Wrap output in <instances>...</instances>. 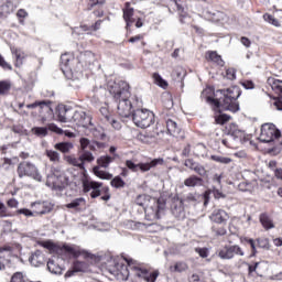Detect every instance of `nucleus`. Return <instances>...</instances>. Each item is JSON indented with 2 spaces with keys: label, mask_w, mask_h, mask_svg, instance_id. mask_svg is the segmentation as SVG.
<instances>
[{
  "label": "nucleus",
  "mask_w": 282,
  "mask_h": 282,
  "mask_svg": "<svg viewBox=\"0 0 282 282\" xmlns=\"http://www.w3.org/2000/svg\"><path fill=\"white\" fill-rule=\"evenodd\" d=\"M11 282H25V275L22 272H15L11 276Z\"/></svg>",
  "instance_id": "obj_50"
},
{
  "label": "nucleus",
  "mask_w": 282,
  "mask_h": 282,
  "mask_svg": "<svg viewBox=\"0 0 282 282\" xmlns=\"http://www.w3.org/2000/svg\"><path fill=\"white\" fill-rule=\"evenodd\" d=\"M210 160H213V162H218V164H230V162H232V159L221 155H212Z\"/></svg>",
  "instance_id": "obj_43"
},
{
  "label": "nucleus",
  "mask_w": 282,
  "mask_h": 282,
  "mask_svg": "<svg viewBox=\"0 0 282 282\" xmlns=\"http://www.w3.org/2000/svg\"><path fill=\"white\" fill-rule=\"evenodd\" d=\"M185 202H188L189 204H195V202H197V196H195V194H187L185 197Z\"/></svg>",
  "instance_id": "obj_60"
},
{
  "label": "nucleus",
  "mask_w": 282,
  "mask_h": 282,
  "mask_svg": "<svg viewBox=\"0 0 282 282\" xmlns=\"http://www.w3.org/2000/svg\"><path fill=\"white\" fill-rule=\"evenodd\" d=\"M12 89V83L10 80L1 82V94H8Z\"/></svg>",
  "instance_id": "obj_48"
},
{
  "label": "nucleus",
  "mask_w": 282,
  "mask_h": 282,
  "mask_svg": "<svg viewBox=\"0 0 282 282\" xmlns=\"http://www.w3.org/2000/svg\"><path fill=\"white\" fill-rule=\"evenodd\" d=\"M274 175L276 177V180H282V169H275L274 170Z\"/></svg>",
  "instance_id": "obj_64"
},
{
  "label": "nucleus",
  "mask_w": 282,
  "mask_h": 282,
  "mask_svg": "<svg viewBox=\"0 0 282 282\" xmlns=\"http://www.w3.org/2000/svg\"><path fill=\"white\" fill-rule=\"evenodd\" d=\"M36 107H41V109L45 108L46 111H50V101H35L33 104L26 105V109H36Z\"/></svg>",
  "instance_id": "obj_37"
},
{
  "label": "nucleus",
  "mask_w": 282,
  "mask_h": 282,
  "mask_svg": "<svg viewBox=\"0 0 282 282\" xmlns=\"http://www.w3.org/2000/svg\"><path fill=\"white\" fill-rule=\"evenodd\" d=\"M2 227L4 232L12 231V223H10L9 220H2Z\"/></svg>",
  "instance_id": "obj_58"
},
{
  "label": "nucleus",
  "mask_w": 282,
  "mask_h": 282,
  "mask_svg": "<svg viewBox=\"0 0 282 282\" xmlns=\"http://www.w3.org/2000/svg\"><path fill=\"white\" fill-rule=\"evenodd\" d=\"M260 223L262 224L265 230H272V228H274V223L272 221V218L268 214L260 215Z\"/></svg>",
  "instance_id": "obj_28"
},
{
  "label": "nucleus",
  "mask_w": 282,
  "mask_h": 282,
  "mask_svg": "<svg viewBox=\"0 0 282 282\" xmlns=\"http://www.w3.org/2000/svg\"><path fill=\"white\" fill-rule=\"evenodd\" d=\"M281 138V130L274 123H263L260 130V142L270 143Z\"/></svg>",
  "instance_id": "obj_7"
},
{
  "label": "nucleus",
  "mask_w": 282,
  "mask_h": 282,
  "mask_svg": "<svg viewBox=\"0 0 282 282\" xmlns=\"http://www.w3.org/2000/svg\"><path fill=\"white\" fill-rule=\"evenodd\" d=\"M216 254L219 259H223V261H230L231 259H235V257H245L246 252H243V249H241L239 245H227L218 249Z\"/></svg>",
  "instance_id": "obj_8"
},
{
  "label": "nucleus",
  "mask_w": 282,
  "mask_h": 282,
  "mask_svg": "<svg viewBox=\"0 0 282 282\" xmlns=\"http://www.w3.org/2000/svg\"><path fill=\"white\" fill-rule=\"evenodd\" d=\"M93 173H95L96 177H99V180H113V174L101 171L100 166H95Z\"/></svg>",
  "instance_id": "obj_31"
},
{
  "label": "nucleus",
  "mask_w": 282,
  "mask_h": 282,
  "mask_svg": "<svg viewBox=\"0 0 282 282\" xmlns=\"http://www.w3.org/2000/svg\"><path fill=\"white\" fill-rule=\"evenodd\" d=\"M166 129L170 135H173L174 138L180 135V127H177V122H175L174 120L169 119L166 121Z\"/></svg>",
  "instance_id": "obj_25"
},
{
  "label": "nucleus",
  "mask_w": 282,
  "mask_h": 282,
  "mask_svg": "<svg viewBox=\"0 0 282 282\" xmlns=\"http://www.w3.org/2000/svg\"><path fill=\"white\" fill-rule=\"evenodd\" d=\"M87 206V200L83 197L73 199L70 203L66 204V208L72 210H83Z\"/></svg>",
  "instance_id": "obj_17"
},
{
  "label": "nucleus",
  "mask_w": 282,
  "mask_h": 282,
  "mask_svg": "<svg viewBox=\"0 0 282 282\" xmlns=\"http://www.w3.org/2000/svg\"><path fill=\"white\" fill-rule=\"evenodd\" d=\"M240 43L245 46V47H250V45H252V42L250 41V39L242 36L240 39Z\"/></svg>",
  "instance_id": "obj_62"
},
{
  "label": "nucleus",
  "mask_w": 282,
  "mask_h": 282,
  "mask_svg": "<svg viewBox=\"0 0 282 282\" xmlns=\"http://www.w3.org/2000/svg\"><path fill=\"white\" fill-rule=\"evenodd\" d=\"M102 187V183H98L96 181H84L83 188L84 193H90V197L96 199V197H100V188Z\"/></svg>",
  "instance_id": "obj_11"
},
{
  "label": "nucleus",
  "mask_w": 282,
  "mask_h": 282,
  "mask_svg": "<svg viewBox=\"0 0 282 282\" xmlns=\"http://www.w3.org/2000/svg\"><path fill=\"white\" fill-rule=\"evenodd\" d=\"M12 54L15 56V67H21L23 65V58H25V52H23L21 48H11Z\"/></svg>",
  "instance_id": "obj_30"
},
{
  "label": "nucleus",
  "mask_w": 282,
  "mask_h": 282,
  "mask_svg": "<svg viewBox=\"0 0 282 282\" xmlns=\"http://www.w3.org/2000/svg\"><path fill=\"white\" fill-rule=\"evenodd\" d=\"M64 160L68 163L72 164V166H77V169H80L82 171L85 170V164H83L80 156L75 158L72 155H66L64 156Z\"/></svg>",
  "instance_id": "obj_29"
},
{
  "label": "nucleus",
  "mask_w": 282,
  "mask_h": 282,
  "mask_svg": "<svg viewBox=\"0 0 282 282\" xmlns=\"http://www.w3.org/2000/svg\"><path fill=\"white\" fill-rule=\"evenodd\" d=\"M210 219L216 224H225V221H228V213L223 209H216L213 212Z\"/></svg>",
  "instance_id": "obj_16"
},
{
  "label": "nucleus",
  "mask_w": 282,
  "mask_h": 282,
  "mask_svg": "<svg viewBox=\"0 0 282 282\" xmlns=\"http://www.w3.org/2000/svg\"><path fill=\"white\" fill-rule=\"evenodd\" d=\"M185 166L187 169H191V171H194V173H197V175H199L200 177L208 176V171L206 170V167L204 165L193 161L192 159H187L185 161Z\"/></svg>",
  "instance_id": "obj_14"
},
{
  "label": "nucleus",
  "mask_w": 282,
  "mask_h": 282,
  "mask_svg": "<svg viewBox=\"0 0 282 282\" xmlns=\"http://www.w3.org/2000/svg\"><path fill=\"white\" fill-rule=\"evenodd\" d=\"M100 25H102V20H98L97 22H95V24H93L91 26H87V25H80L77 26L73 30V35L74 36H80V34H83V32H91V30L94 32H98V30L100 29Z\"/></svg>",
  "instance_id": "obj_15"
},
{
  "label": "nucleus",
  "mask_w": 282,
  "mask_h": 282,
  "mask_svg": "<svg viewBox=\"0 0 282 282\" xmlns=\"http://www.w3.org/2000/svg\"><path fill=\"white\" fill-rule=\"evenodd\" d=\"M173 75H174V76H177L178 78H182V77L185 75L184 68H182V67H176V68L174 69V72H173Z\"/></svg>",
  "instance_id": "obj_61"
},
{
  "label": "nucleus",
  "mask_w": 282,
  "mask_h": 282,
  "mask_svg": "<svg viewBox=\"0 0 282 282\" xmlns=\"http://www.w3.org/2000/svg\"><path fill=\"white\" fill-rule=\"evenodd\" d=\"M202 184H204V178L197 175H191L184 181V186H187V188H195V186H202Z\"/></svg>",
  "instance_id": "obj_19"
},
{
  "label": "nucleus",
  "mask_w": 282,
  "mask_h": 282,
  "mask_svg": "<svg viewBox=\"0 0 282 282\" xmlns=\"http://www.w3.org/2000/svg\"><path fill=\"white\" fill-rule=\"evenodd\" d=\"M72 63H74V55L65 53L61 56V64L64 65V67H70Z\"/></svg>",
  "instance_id": "obj_38"
},
{
  "label": "nucleus",
  "mask_w": 282,
  "mask_h": 282,
  "mask_svg": "<svg viewBox=\"0 0 282 282\" xmlns=\"http://www.w3.org/2000/svg\"><path fill=\"white\" fill-rule=\"evenodd\" d=\"M105 124H111V127L113 129H117V131H119V129H122V123H120V121L116 120L113 117H110L109 120H106Z\"/></svg>",
  "instance_id": "obj_46"
},
{
  "label": "nucleus",
  "mask_w": 282,
  "mask_h": 282,
  "mask_svg": "<svg viewBox=\"0 0 282 282\" xmlns=\"http://www.w3.org/2000/svg\"><path fill=\"white\" fill-rule=\"evenodd\" d=\"M79 144H80L82 151H87V148H89V145L91 144V141H89V139L87 138H82L79 140Z\"/></svg>",
  "instance_id": "obj_52"
},
{
  "label": "nucleus",
  "mask_w": 282,
  "mask_h": 282,
  "mask_svg": "<svg viewBox=\"0 0 282 282\" xmlns=\"http://www.w3.org/2000/svg\"><path fill=\"white\" fill-rule=\"evenodd\" d=\"M115 158L109 156V155H102L99 159H97V164L101 169H109V164L113 162Z\"/></svg>",
  "instance_id": "obj_34"
},
{
  "label": "nucleus",
  "mask_w": 282,
  "mask_h": 282,
  "mask_svg": "<svg viewBox=\"0 0 282 282\" xmlns=\"http://www.w3.org/2000/svg\"><path fill=\"white\" fill-rule=\"evenodd\" d=\"M153 78H154L155 85H158L159 87H162V89H166L169 87V83L164 78H162L160 74L154 73Z\"/></svg>",
  "instance_id": "obj_39"
},
{
  "label": "nucleus",
  "mask_w": 282,
  "mask_h": 282,
  "mask_svg": "<svg viewBox=\"0 0 282 282\" xmlns=\"http://www.w3.org/2000/svg\"><path fill=\"white\" fill-rule=\"evenodd\" d=\"M226 78H228V80H235V78H237V73L235 72V68H228L226 70Z\"/></svg>",
  "instance_id": "obj_56"
},
{
  "label": "nucleus",
  "mask_w": 282,
  "mask_h": 282,
  "mask_svg": "<svg viewBox=\"0 0 282 282\" xmlns=\"http://www.w3.org/2000/svg\"><path fill=\"white\" fill-rule=\"evenodd\" d=\"M196 252L202 257V259H206V257H208V249L206 248H196Z\"/></svg>",
  "instance_id": "obj_59"
},
{
  "label": "nucleus",
  "mask_w": 282,
  "mask_h": 282,
  "mask_svg": "<svg viewBox=\"0 0 282 282\" xmlns=\"http://www.w3.org/2000/svg\"><path fill=\"white\" fill-rule=\"evenodd\" d=\"M99 111L101 113V120L105 122L106 120H109L111 117V112H109V106L107 104H104L99 107Z\"/></svg>",
  "instance_id": "obj_40"
},
{
  "label": "nucleus",
  "mask_w": 282,
  "mask_h": 282,
  "mask_svg": "<svg viewBox=\"0 0 282 282\" xmlns=\"http://www.w3.org/2000/svg\"><path fill=\"white\" fill-rule=\"evenodd\" d=\"M73 113L74 109H72V107L65 105L57 106V118L59 122H72Z\"/></svg>",
  "instance_id": "obj_13"
},
{
  "label": "nucleus",
  "mask_w": 282,
  "mask_h": 282,
  "mask_svg": "<svg viewBox=\"0 0 282 282\" xmlns=\"http://www.w3.org/2000/svg\"><path fill=\"white\" fill-rule=\"evenodd\" d=\"M33 206H35L37 215H47V213H52V208H54V205L48 202L35 203Z\"/></svg>",
  "instance_id": "obj_18"
},
{
  "label": "nucleus",
  "mask_w": 282,
  "mask_h": 282,
  "mask_svg": "<svg viewBox=\"0 0 282 282\" xmlns=\"http://www.w3.org/2000/svg\"><path fill=\"white\" fill-rule=\"evenodd\" d=\"M100 6H105V0H89L88 2V10L93 8H100Z\"/></svg>",
  "instance_id": "obj_49"
},
{
  "label": "nucleus",
  "mask_w": 282,
  "mask_h": 282,
  "mask_svg": "<svg viewBox=\"0 0 282 282\" xmlns=\"http://www.w3.org/2000/svg\"><path fill=\"white\" fill-rule=\"evenodd\" d=\"M72 122H75L78 127L87 128L91 124V117L87 116L85 111L73 110Z\"/></svg>",
  "instance_id": "obj_12"
},
{
  "label": "nucleus",
  "mask_w": 282,
  "mask_h": 282,
  "mask_svg": "<svg viewBox=\"0 0 282 282\" xmlns=\"http://www.w3.org/2000/svg\"><path fill=\"white\" fill-rule=\"evenodd\" d=\"M162 164H164L163 159H153L150 162L138 163V164L131 160L126 161L127 169L129 171H132V173H138L139 171H141V173H147V172L151 171V169H155V166H159Z\"/></svg>",
  "instance_id": "obj_6"
},
{
  "label": "nucleus",
  "mask_w": 282,
  "mask_h": 282,
  "mask_svg": "<svg viewBox=\"0 0 282 282\" xmlns=\"http://www.w3.org/2000/svg\"><path fill=\"white\" fill-rule=\"evenodd\" d=\"M127 183L122 180L120 176H116L115 178L111 180L110 185L113 188H124Z\"/></svg>",
  "instance_id": "obj_42"
},
{
  "label": "nucleus",
  "mask_w": 282,
  "mask_h": 282,
  "mask_svg": "<svg viewBox=\"0 0 282 282\" xmlns=\"http://www.w3.org/2000/svg\"><path fill=\"white\" fill-rule=\"evenodd\" d=\"M207 61H212V63H216L220 67H224V59H221V55L217 54L215 51L207 52Z\"/></svg>",
  "instance_id": "obj_27"
},
{
  "label": "nucleus",
  "mask_w": 282,
  "mask_h": 282,
  "mask_svg": "<svg viewBox=\"0 0 282 282\" xmlns=\"http://www.w3.org/2000/svg\"><path fill=\"white\" fill-rule=\"evenodd\" d=\"M172 214L176 219H184L186 214L184 213V206H182V202H174L172 204Z\"/></svg>",
  "instance_id": "obj_20"
},
{
  "label": "nucleus",
  "mask_w": 282,
  "mask_h": 282,
  "mask_svg": "<svg viewBox=\"0 0 282 282\" xmlns=\"http://www.w3.org/2000/svg\"><path fill=\"white\" fill-rule=\"evenodd\" d=\"M54 149L56 151H59V153L67 154V153H70L72 150L74 149V143H72V142H58L54 145Z\"/></svg>",
  "instance_id": "obj_24"
},
{
  "label": "nucleus",
  "mask_w": 282,
  "mask_h": 282,
  "mask_svg": "<svg viewBox=\"0 0 282 282\" xmlns=\"http://www.w3.org/2000/svg\"><path fill=\"white\" fill-rule=\"evenodd\" d=\"M127 265H120L117 270L116 276L119 281H127L129 275L133 276L132 282H155L160 276L159 271L150 272L142 264L137 263L133 259H126Z\"/></svg>",
  "instance_id": "obj_1"
},
{
  "label": "nucleus",
  "mask_w": 282,
  "mask_h": 282,
  "mask_svg": "<svg viewBox=\"0 0 282 282\" xmlns=\"http://www.w3.org/2000/svg\"><path fill=\"white\" fill-rule=\"evenodd\" d=\"M189 282H202V279L199 278L198 274L193 273L189 278Z\"/></svg>",
  "instance_id": "obj_63"
},
{
  "label": "nucleus",
  "mask_w": 282,
  "mask_h": 282,
  "mask_svg": "<svg viewBox=\"0 0 282 282\" xmlns=\"http://www.w3.org/2000/svg\"><path fill=\"white\" fill-rule=\"evenodd\" d=\"M263 19H264V21H267V23H270L271 25H274L275 28H279V25H281L279 23V20H276V18H274V15H272V14L265 13L263 15Z\"/></svg>",
  "instance_id": "obj_45"
},
{
  "label": "nucleus",
  "mask_w": 282,
  "mask_h": 282,
  "mask_svg": "<svg viewBox=\"0 0 282 282\" xmlns=\"http://www.w3.org/2000/svg\"><path fill=\"white\" fill-rule=\"evenodd\" d=\"M80 160H82V164H85V162H94V160H96V158L94 156V154L89 151H84L80 155H79Z\"/></svg>",
  "instance_id": "obj_41"
},
{
  "label": "nucleus",
  "mask_w": 282,
  "mask_h": 282,
  "mask_svg": "<svg viewBox=\"0 0 282 282\" xmlns=\"http://www.w3.org/2000/svg\"><path fill=\"white\" fill-rule=\"evenodd\" d=\"M30 263L34 265V268H39V265H43L45 263V258L41 251H35L29 259Z\"/></svg>",
  "instance_id": "obj_23"
},
{
  "label": "nucleus",
  "mask_w": 282,
  "mask_h": 282,
  "mask_svg": "<svg viewBox=\"0 0 282 282\" xmlns=\"http://www.w3.org/2000/svg\"><path fill=\"white\" fill-rule=\"evenodd\" d=\"M109 94L118 102L117 110L121 118H129L133 113V101L127 82H118L109 87Z\"/></svg>",
  "instance_id": "obj_2"
},
{
  "label": "nucleus",
  "mask_w": 282,
  "mask_h": 282,
  "mask_svg": "<svg viewBox=\"0 0 282 282\" xmlns=\"http://www.w3.org/2000/svg\"><path fill=\"white\" fill-rule=\"evenodd\" d=\"M214 96L221 97H207V101L215 105L217 109H223V111H231V113H237V111H239V101H237L239 96H241V89H239V87L231 86L227 89H218Z\"/></svg>",
  "instance_id": "obj_3"
},
{
  "label": "nucleus",
  "mask_w": 282,
  "mask_h": 282,
  "mask_svg": "<svg viewBox=\"0 0 282 282\" xmlns=\"http://www.w3.org/2000/svg\"><path fill=\"white\" fill-rule=\"evenodd\" d=\"M17 17L18 19H20V23L21 25H23V23H25V21H23V19H26L28 17V11H25V9H20L17 12Z\"/></svg>",
  "instance_id": "obj_51"
},
{
  "label": "nucleus",
  "mask_w": 282,
  "mask_h": 282,
  "mask_svg": "<svg viewBox=\"0 0 282 282\" xmlns=\"http://www.w3.org/2000/svg\"><path fill=\"white\" fill-rule=\"evenodd\" d=\"M132 120L135 127L149 129L155 122V115L149 109H137L132 112Z\"/></svg>",
  "instance_id": "obj_5"
},
{
  "label": "nucleus",
  "mask_w": 282,
  "mask_h": 282,
  "mask_svg": "<svg viewBox=\"0 0 282 282\" xmlns=\"http://www.w3.org/2000/svg\"><path fill=\"white\" fill-rule=\"evenodd\" d=\"M18 215H23L24 217H34V213L28 208H21L17 212Z\"/></svg>",
  "instance_id": "obj_55"
},
{
  "label": "nucleus",
  "mask_w": 282,
  "mask_h": 282,
  "mask_svg": "<svg viewBox=\"0 0 282 282\" xmlns=\"http://www.w3.org/2000/svg\"><path fill=\"white\" fill-rule=\"evenodd\" d=\"M46 158H48L50 162H54V164H58L61 162V153L56 150H46Z\"/></svg>",
  "instance_id": "obj_35"
},
{
  "label": "nucleus",
  "mask_w": 282,
  "mask_h": 282,
  "mask_svg": "<svg viewBox=\"0 0 282 282\" xmlns=\"http://www.w3.org/2000/svg\"><path fill=\"white\" fill-rule=\"evenodd\" d=\"M42 247L46 248L50 252H55L56 254H63L65 252L66 254H69L70 257H80L83 254V250L80 247L76 245H56L52 241H44L42 242Z\"/></svg>",
  "instance_id": "obj_4"
},
{
  "label": "nucleus",
  "mask_w": 282,
  "mask_h": 282,
  "mask_svg": "<svg viewBox=\"0 0 282 282\" xmlns=\"http://www.w3.org/2000/svg\"><path fill=\"white\" fill-rule=\"evenodd\" d=\"M94 91H95V96H107V88L102 86L95 88Z\"/></svg>",
  "instance_id": "obj_57"
},
{
  "label": "nucleus",
  "mask_w": 282,
  "mask_h": 282,
  "mask_svg": "<svg viewBox=\"0 0 282 282\" xmlns=\"http://www.w3.org/2000/svg\"><path fill=\"white\" fill-rule=\"evenodd\" d=\"M268 85H270L272 91L281 96L282 94V80L274 77L268 78Z\"/></svg>",
  "instance_id": "obj_22"
},
{
  "label": "nucleus",
  "mask_w": 282,
  "mask_h": 282,
  "mask_svg": "<svg viewBox=\"0 0 282 282\" xmlns=\"http://www.w3.org/2000/svg\"><path fill=\"white\" fill-rule=\"evenodd\" d=\"M2 12L10 14V12H14V4L12 1H8L6 6H2Z\"/></svg>",
  "instance_id": "obj_53"
},
{
  "label": "nucleus",
  "mask_w": 282,
  "mask_h": 282,
  "mask_svg": "<svg viewBox=\"0 0 282 282\" xmlns=\"http://www.w3.org/2000/svg\"><path fill=\"white\" fill-rule=\"evenodd\" d=\"M230 120V115L227 113H220L216 117L217 124H226Z\"/></svg>",
  "instance_id": "obj_47"
},
{
  "label": "nucleus",
  "mask_w": 282,
  "mask_h": 282,
  "mask_svg": "<svg viewBox=\"0 0 282 282\" xmlns=\"http://www.w3.org/2000/svg\"><path fill=\"white\" fill-rule=\"evenodd\" d=\"M93 135L94 138H97V140H105V138H107V134L102 128H95L93 130Z\"/></svg>",
  "instance_id": "obj_44"
},
{
  "label": "nucleus",
  "mask_w": 282,
  "mask_h": 282,
  "mask_svg": "<svg viewBox=\"0 0 282 282\" xmlns=\"http://www.w3.org/2000/svg\"><path fill=\"white\" fill-rule=\"evenodd\" d=\"M47 270L52 274H63V268H61V265H58L54 260H48Z\"/></svg>",
  "instance_id": "obj_32"
},
{
  "label": "nucleus",
  "mask_w": 282,
  "mask_h": 282,
  "mask_svg": "<svg viewBox=\"0 0 282 282\" xmlns=\"http://www.w3.org/2000/svg\"><path fill=\"white\" fill-rule=\"evenodd\" d=\"M186 270H188V264L184 261H178L176 263H174V265L170 267V271L172 272H186Z\"/></svg>",
  "instance_id": "obj_36"
},
{
  "label": "nucleus",
  "mask_w": 282,
  "mask_h": 282,
  "mask_svg": "<svg viewBox=\"0 0 282 282\" xmlns=\"http://www.w3.org/2000/svg\"><path fill=\"white\" fill-rule=\"evenodd\" d=\"M18 175L19 177H32L36 182H41L42 180L41 173H39V169H36V165L28 161L19 164Z\"/></svg>",
  "instance_id": "obj_9"
},
{
  "label": "nucleus",
  "mask_w": 282,
  "mask_h": 282,
  "mask_svg": "<svg viewBox=\"0 0 282 282\" xmlns=\"http://www.w3.org/2000/svg\"><path fill=\"white\" fill-rule=\"evenodd\" d=\"M53 176L51 180H54L56 177V181H51L50 178L46 182V186H50L52 191H58L59 193L64 191L65 183H63V175L61 174V170L58 169H52Z\"/></svg>",
  "instance_id": "obj_10"
},
{
  "label": "nucleus",
  "mask_w": 282,
  "mask_h": 282,
  "mask_svg": "<svg viewBox=\"0 0 282 282\" xmlns=\"http://www.w3.org/2000/svg\"><path fill=\"white\" fill-rule=\"evenodd\" d=\"M259 248H263L264 250H268L270 248V242L265 238H259L258 240Z\"/></svg>",
  "instance_id": "obj_54"
},
{
  "label": "nucleus",
  "mask_w": 282,
  "mask_h": 282,
  "mask_svg": "<svg viewBox=\"0 0 282 282\" xmlns=\"http://www.w3.org/2000/svg\"><path fill=\"white\" fill-rule=\"evenodd\" d=\"M48 129L50 131H53L54 133H57L58 135H64L66 138H76V133L68 131V130H63L61 128H58V126H56L55 123H50L48 124Z\"/></svg>",
  "instance_id": "obj_21"
},
{
  "label": "nucleus",
  "mask_w": 282,
  "mask_h": 282,
  "mask_svg": "<svg viewBox=\"0 0 282 282\" xmlns=\"http://www.w3.org/2000/svg\"><path fill=\"white\" fill-rule=\"evenodd\" d=\"M50 131V126L47 127H34L31 129V132L33 135H36L37 138H45Z\"/></svg>",
  "instance_id": "obj_33"
},
{
  "label": "nucleus",
  "mask_w": 282,
  "mask_h": 282,
  "mask_svg": "<svg viewBox=\"0 0 282 282\" xmlns=\"http://www.w3.org/2000/svg\"><path fill=\"white\" fill-rule=\"evenodd\" d=\"M131 17H133V8H131V3L126 2V8L123 9V19L127 23V28L133 23Z\"/></svg>",
  "instance_id": "obj_26"
}]
</instances>
